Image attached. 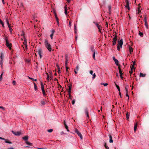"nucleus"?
<instances>
[{
  "mask_svg": "<svg viewBox=\"0 0 149 149\" xmlns=\"http://www.w3.org/2000/svg\"><path fill=\"white\" fill-rule=\"evenodd\" d=\"M5 40L6 41V45L7 47L9 48V49L10 50L11 49V46H12V44L11 43H9V42L8 38H7V37L6 36H5Z\"/></svg>",
  "mask_w": 149,
  "mask_h": 149,
  "instance_id": "f257e3e1",
  "label": "nucleus"
},
{
  "mask_svg": "<svg viewBox=\"0 0 149 149\" xmlns=\"http://www.w3.org/2000/svg\"><path fill=\"white\" fill-rule=\"evenodd\" d=\"M45 43L46 48H47L49 51L50 52L52 50L51 46L50 44L48 43L47 40H45Z\"/></svg>",
  "mask_w": 149,
  "mask_h": 149,
  "instance_id": "f03ea898",
  "label": "nucleus"
},
{
  "mask_svg": "<svg viewBox=\"0 0 149 149\" xmlns=\"http://www.w3.org/2000/svg\"><path fill=\"white\" fill-rule=\"evenodd\" d=\"M113 36H114V38L113 39V41H112L113 44V45H115L117 40V36L116 34L114 35Z\"/></svg>",
  "mask_w": 149,
  "mask_h": 149,
  "instance_id": "7ed1b4c3",
  "label": "nucleus"
},
{
  "mask_svg": "<svg viewBox=\"0 0 149 149\" xmlns=\"http://www.w3.org/2000/svg\"><path fill=\"white\" fill-rule=\"evenodd\" d=\"M75 132L77 134L81 139H83V137L81 133L79 132L77 129H75Z\"/></svg>",
  "mask_w": 149,
  "mask_h": 149,
  "instance_id": "20e7f679",
  "label": "nucleus"
},
{
  "mask_svg": "<svg viewBox=\"0 0 149 149\" xmlns=\"http://www.w3.org/2000/svg\"><path fill=\"white\" fill-rule=\"evenodd\" d=\"M41 85L42 90V92L43 95L44 96H45L46 95V93L45 92V91L44 88V86L42 82H41Z\"/></svg>",
  "mask_w": 149,
  "mask_h": 149,
  "instance_id": "39448f33",
  "label": "nucleus"
},
{
  "mask_svg": "<svg viewBox=\"0 0 149 149\" xmlns=\"http://www.w3.org/2000/svg\"><path fill=\"white\" fill-rule=\"evenodd\" d=\"M118 46L120 47V48H121L123 45V39H121L120 41H118Z\"/></svg>",
  "mask_w": 149,
  "mask_h": 149,
  "instance_id": "423d86ee",
  "label": "nucleus"
},
{
  "mask_svg": "<svg viewBox=\"0 0 149 149\" xmlns=\"http://www.w3.org/2000/svg\"><path fill=\"white\" fill-rule=\"evenodd\" d=\"M11 132L13 134L16 136H19L21 134V132H15L13 130H12Z\"/></svg>",
  "mask_w": 149,
  "mask_h": 149,
  "instance_id": "0eeeda50",
  "label": "nucleus"
},
{
  "mask_svg": "<svg viewBox=\"0 0 149 149\" xmlns=\"http://www.w3.org/2000/svg\"><path fill=\"white\" fill-rule=\"evenodd\" d=\"M95 25L99 29L98 31L101 33V29L102 27L101 26L99 25L98 23H95Z\"/></svg>",
  "mask_w": 149,
  "mask_h": 149,
  "instance_id": "6e6552de",
  "label": "nucleus"
},
{
  "mask_svg": "<svg viewBox=\"0 0 149 149\" xmlns=\"http://www.w3.org/2000/svg\"><path fill=\"white\" fill-rule=\"evenodd\" d=\"M37 52H38V53L40 56V58H41L42 56L41 55V54L42 53V49H38V51Z\"/></svg>",
  "mask_w": 149,
  "mask_h": 149,
  "instance_id": "1a4fd4ad",
  "label": "nucleus"
},
{
  "mask_svg": "<svg viewBox=\"0 0 149 149\" xmlns=\"http://www.w3.org/2000/svg\"><path fill=\"white\" fill-rule=\"evenodd\" d=\"M144 21H145V25L146 26V27L147 28H148V23H147V21L146 17H145Z\"/></svg>",
  "mask_w": 149,
  "mask_h": 149,
  "instance_id": "9d476101",
  "label": "nucleus"
},
{
  "mask_svg": "<svg viewBox=\"0 0 149 149\" xmlns=\"http://www.w3.org/2000/svg\"><path fill=\"white\" fill-rule=\"evenodd\" d=\"M65 66H66L68 65V57L67 56H65Z\"/></svg>",
  "mask_w": 149,
  "mask_h": 149,
  "instance_id": "9b49d317",
  "label": "nucleus"
},
{
  "mask_svg": "<svg viewBox=\"0 0 149 149\" xmlns=\"http://www.w3.org/2000/svg\"><path fill=\"white\" fill-rule=\"evenodd\" d=\"M138 123L137 122L135 123L134 127V132H135L136 131V130L137 127Z\"/></svg>",
  "mask_w": 149,
  "mask_h": 149,
  "instance_id": "f8f14e48",
  "label": "nucleus"
},
{
  "mask_svg": "<svg viewBox=\"0 0 149 149\" xmlns=\"http://www.w3.org/2000/svg\"><path fill=\"white\" fill-rule=\"evenodd\" d=\"M109 142L110 143H112L113 142V140H112V136H111L109 134Z\"/></svg>",
  "mask_w": 149,
  "mask_h": 149,
  "instance_id": "ddd939ff",
  "label": "nucleus"
},
{
  "mask_svg": "<svg viewBox=\"0 0 149 149\" xmlns=\"http://www.w3.org/2000/svg\"><path fill=\"white\" fill-rule=\"evenodd\" d=\"M135 65V61H134L133 63V64L131 68V70H132L133 69H135V68H134V65Z\"/></svg>",
  "mask_w": 149,
  "mask_h": 149,
  "instance_id": "4468645a",
  "label": "nucleus"
},
{
  "mask_svg": "<svg viewBox=\"0 0 149 149\" xmlns=\"http://www.w3.org/2000/svg\"><path fill=\"white\" fill-rule=\"evenodd\" d=\"M125 2L126 3V5L125 6L126 8H127V7H129V2L128 1V0H126Z\"/></svg>",
  "mask_w": 149,
  "mask_h": 149,
  "instance_id": "2eb2a0df",
  "label": "nucleus"
},
{
  "mask_svg": "<svg viewBox=\"0 0 149 149\" xmlns=\"http://www.w3.org/2000/svg\"><path fill=\"white\" fill-rule=\"evenodd\" d=\"M28 138H29V137L28 136H26L24 137H22V139L25 141H27L28 140Z\"/></svg>",
  "mask_w": 149,
  "mask_h": 149,
  "instance_id": "dca6fc26",
  "label": "nucleus"
},
{
  "mask_svg": "<svg viewBox=\"0 0 149 149\" xmlns=\"http://www.w3.org/2000/svg\"><path fill=\"white\" fill-rule=\"evenodd\" d=\"M129 51L130 54H131L132 52H133V49L132 47L130 46H129Z\"/></svg>",
  "mask_w": 149,
  "mask_h": 149,
  "instance_id": "f3484780",
  "label": "nucleus"
},
{
  "mask_svg": "<svg viewBox=\"0 0 149 149\" xmlns=\"http://www.w3.org/2000/svg\"><path fill=\"white\" fill-rule=\"evenodd\" d=\"M55 32V31L54 30H52V33L50 35V36L51 37V38L52 39L53 38V36L54 34V32Z\"/></svg>",
  "mask_w": 149,
  "mask_h": 149,
  "instance_id": "a211bd4d",
  "label": "nucleus"
},
{
  "mask_svg": "<svg viewBox=\"0 0 149 149\" xmlns=\"http://www.w3.org/2000/svg\"><path fill=\"white\" fill-rule=\"evenodd\" d=\"M115 62V64L118 66H120V65L118 64V63H119V62H118V61L117 60V59H116L115 61H114Z\"/></svg>",
  "mask_w": 149,
  "mask_h": 149,
  "instance_id": "6ab92c4d",
  "label": "nucleus"
},
{
  "mask_svg": "<svg viewBox=\"0 0 149 149\" xmlns=\"http://www.w3.org/2000/svg\"><path fill=\"white\" fill-rule=\"evenodd\" d=\"M91 51L93 53H94V52H95V50L94 49L93 46H91Z\"/></svg>",
  "mask_w": 149,
  "mask_h": 149,
  "instance_id": "aec40b11",
  "label": "nucleus"
},
{
  "mask_svg": "<svg viewBox=\"0 0 149 149\" xmlns=\"http://www.w3.org/2000/svg\"><path fill=\"white\" fill-rule=\"evenodd\" d=\"M146 75V74H143L142 73H141L140 74L139 76L140 77H145Z\"/></svg>",
  "mask_w": 149,
  "mask_h": 149,
  "instance_id": "412c9836",
  "label": "nucleus"
},
{
  "mask_svg": "<svg viewBox=\"0 0 149 149\" xmlns=\"http://www.w3.org/2000/svg\"><path fill=\"white\" fill-rule=\"evenodd\" d=\"M5 141V142L6 143H9V144H12V143L10 141L8 140L5 139V140H4Z\"/></svg>",
  "mask_w": 149,
  "mask_h": 149,
  "instance_id": "4be33fe9",
  "label": "nucleus"
},
{
  "mask_svg": "<svg viewBox=\"0 0 149 149\" xmlns=\"http://www.w3.org/2000/svg\"><path fill=\"white\" fill-rule=\"evenodd\" d=\"M65 8V13L66 15H67V8L66 6H65L64 7Z\"/></svg>",
  "mask_w": 149,
  "mask_h": 149,
  "instance_id": "5701e85b",
  "label": "nucleus"
},
{
  "mask_svg": "<svg viewBox=\"0 0 149 149\" xmlns=\"http://www.w3.org/2000/svg\"><path fill=\"white\" fill-rule=\"evenodd\" d=\"M3 56L2 53H1V55L0 56V60H3Z\"/></svg>",
  "mask_w": 149,
  "mask_h": 149,
  "instance_id": "b1692460",
  "label": "nucleus"
},
{
  "mask_svg": "<svg viewBox=\"0 0 149 149\" xmlns=\"http://www.w3.org/2000/svg\"><path fill=\"white\" fill-rule=\"evenodd\" d=\"M33 83L34 84L35 90V91H37V86L35 83L34 82Z\"/></svg>",
  "mask_w": 149,
  "mask_h": 149,
  "instance_id": "393cba45",
  "label": "nucleus"
},
{
  "mask_svg": "<svg viewBox=\"0 0 149 149\" xmlns=\"http://www.w3.org/2000/svg\"><path fill=\"white\" fill-rule=\"evenodd\" d=\"M114 83L115 84V85H116V87H117V88L118 89V91H120V88L119 86L118 85H117L116 84V83L115 82H114Z\"/></svg>",
  "mask_w": 149,
  "mask_h": 149,
  "instance_id": "a878e982",
  "label": "nucleus"
},
{
  "mask_svg": "<svg viewBox=\"0 0 149 149\" xmlns=\"http://www.w3.org/2000/svg\"><path fill=\"white\" fill-rule=\"evenodd\" d=\"M71 88H69V89L68 90V95L70 96V94H71Z\"/></svg>",
  "mask_w": 149,
  "mask_h": 149,
  "instance_id": "bb28decb",
  "label": "nucleus"
},
{
  "mask_svg": "<svg viewBox=\"0 0 149 149\" xmlns=\"http://www.w3.org/2000/svg\"><path fill=\"white\" fill-rule=\"evenodd\" d=\"M74 33H75L76 34L77 33V28H76V26L75 25H74Z\"/></svg>",
  "mask_w": 149,
  "mask_h": 149,
  "instance_id": "cd10ccee",
  "label": "nucleus"
},
{
  "mask_svg": "<svg viewBox=\"0 0 149 149\" xmlns=\"http://www.w3.org/2000/svg\"><path fill=\"white\" fill-rule=\"evenodd\" d=\"M0 24H1L3 27H4L3 22L0 19Z\"/></svg>",
  "mask_w": 149,
  "mask_h": 149,
  "instance_id": "c85d7f7f",
  "label": "nucleus"
},
{
  "mask_svg": "<svg viewBox=\"0 0 149 149\" xmlns=\"http://www.w3.org/2000/svg\"><path fill=\"white\" fill-rule=\"evenodd\" d=\"M3 72L2 73V74H1V75L0 76V81H1L2 79V76L3 75Z\"/></svg>",
  "mask_w": 149,
  "mask_h": 149,
  "instance_id": "c756f323",
  "label": "nucleus"
},
{
  "mask_svg": "<svg viewBox=\"0 0 149 149\" xmlns=\"http://www.w3.org/2000/svg\"><path fill=\"white\" fill-rule=\"evenodd\" d=\"M85 112L86 114H87L88 113V111L87 108H85Z\"/></svg>",
  "mask_w": 149,
  "mask_h": 149,
  "instance_id": "7c9ffc66",
  "label": "nucleus"
},
{
  "mask_svg": "<svg viewBox=\"0 0 149 149\" xmlns=\"http://www.w3.org/2000/svg\"><path fill=\"white\" fill-rule=\"evenodd\" d=\"M26 143L27 144V145H29V146H31L32 145V143H30L28 141H26Z\"/></svg>",
  "mask_w": 149,
  "mask_h": 149,
  "instance_id": "2f4dec72",
  "label": "nucleus"
},
{
  "mask_svg": "<svg viewBox=\"0 0 149 149\" xmlns=\"http://www.w3.org/2000/svg\"><path fill=\"white\" fill-rule=\"evenodd\" d=\"M140 5V4H139L138 5V13H139L141 11V10L140 9V8L141 7H139V6Z\"/></svg>",
  "mask_w": 149,
  "mask_h": 149,
  "instance_id": "473e14b6",
  "label": "nucleus"
},
{
  "mask_svg": "<svg viewBox=\"0 0 149 149\" xmlns=\"http://www.w3.org/2000/svg\"><path fill=\"white\" fill-rule=\"evenodd\" d=\"M139 35L141 37H143V33L141 32H139Z\"/></svg>",
  "mask_w": 149,
  "mask_h": 149,
  "instance_id": "72a5a7b5",
  "label": "nucleus"
},
{
  "mask_svg": "<svg viewBox=\"0 0 149 149\" xmlns=\"http://www.w3.org/2000/svg\"><path fill=\"white\" fill-rule=\"evenodd\" d=\"M29 78L30 79L32 80L33 81H37L36 79H34L33 78L30 77H29Z\"/></svg>",
  "mask_w": 149,
  "mask_h": 149,
  "instance_id": "f704fd0d",
  "label": "nucleus"
},
{
  "mask_svg": "<svg viewBox=\"0 0 149 149\" xmlns=\"http://www.w3.org/2000/svg\"><path fill=\"white\" fill-rule=\"evenodd\" d=\"M108 9H109V13H110V10H111V6L110 5H109L108 6Z\"/></svg>",
  "mask_w": 149,
  "mask_h": 149,
  "instance_id": "c9c22d12",
  "label": "nucleus"
},
{
  "mask_svg": "<svg viewBox=\"0 0 149 149\" xmlns=\"http://www.w3.org/2000/svg\"><path fill=\"white\" fill-rule=\"evenodd\" d=\"M46 74H47V81H48V80H49V77L48 74L47 73H46Z\"/></svg>",
  "mask_w": 149,
  "mask_h": 149,
  "instance_id": "e433bc0d",
  "label": "nucleus"
},
{
  "mask_svg": "<svg viewBox=\"0 0 149 149\" xmlns=\"http://www.w3.org/2000/svg\"><path fill=\"white\" fill-rule=\"evenodd\" d=\"M24 42H23V43L24 44V45H26V39L25 38H24Z\"/></svg>",
  "mask_w": 149,
  "mask_h": 149,
  "instance_id": "4c0bfd02",
  "label": "nucleus"
},
{
  "mask_svg": "<svg viewBox=\"0 0 149 149\" xmlns=\"http://www.w3.org/2000/svg\"><path fill=\"white\" fill-rule=\"evenodd\" d=\"M118 69H119V73H122V71H121V69H120V66H119L118 67Z\"/></svg>",
  "mask_w": 149,
  "mask_h": 149,
  "instance_id": "58836bf2",
  "label": "nucleus"
},
{
  "mask_svg": "<svg viewBox=\"0 0 149 149\" xmlns=\"http://www.w3.org/2000/svg\"><path fill=\"white\" fill-rule=\"evenodd\" d=\"M127 87H128V86H127L125 87V91H126V92L127 93H128V88Z\"/></svg>",
  "mask_w": 149,
  "mask_h": 149,
  "instance_id": "ea45409f",
  "label": "nucleus"
},
{
  "mask_svg": "<svg viewBox=\"0 0 149 149\" xmlns=\"http://www.w3.org/2000/svg\"><path fill=\"white\" fill-rule=\"evenodd\" d=\"M65 125V128L67 130V131H68L69 130L68 129V126L66 124H65V125Z\"/></svg>",
  "mask_w": 149,
  "mask_h": 149,
  "instance_id": "a19ab883",
  "label": "nucleus"
},
{
  "mask_svg": "<svg viewBox=\"0 0 149 149\" xmlns=\"http://www.w3.org/2000/svg\"><path fill=\"white\" fill-rule=\"evenodd\" d=\"M101 84L105 86H106L108 85V84L107 83H101Z\"/></svg>",
  "mask_w": 149,
  "mask_h": 149,
  "instance_id": "79ce46f5",
  "label": "nucleus"
},
{
  "mask_svg": "<svg viewBox=\"0 0 149 149\" xmlns=\"http://www.w3.org/2000/svg\"><path fill=\"white\" fill-rule=\"evenodd\" d=\"M126 118H127V120H128L129 118V116L128 115V113H126Z\"/></svg>",
  "mask_w": 149,
  "mask_h": 149,
  "instance_id": "37998d69",
  "label": "nucleus"
},
{
  "mask_svg": "<svg viewBox=\"0 0 149 149\" xmlns=\"http://www.w3.org/2000/svg\"><path fill=\"white\" fill-rule=\"evenodd\" d=\"M41 104L42 105H44L45 104V102L44 101H41Z\"/></svg>",
  "mask_w": 149,
  "mask_h": 149,
  "instance_id": "c03bdc74",
  "label": "nucleus"
},
{
  "mask_svg": "<svg viewBox=\"0 0 149 149\" xmlns=\"http://www.w3.org/2000/svg\"><path fill=\"white\" fill-rule=\"evenodd\" d=\"M53 131V130L52 129H50L49 130H47L48 132H51Z\"/></svg>",
  "mask_w": 149,
  "mask_h": 149,
  "instance_id": "a18cd8bd",
  "label": "nucleus"
},
{
  "mask_svg": "<svg viewBox=\"0 0 149 149\" xmlns=\"http://www.w3.org/2000/svg\"><path fill=\"white\" fill-rule=\"evenodd\" d=\"M3 60H0V64L1 65H2L3 64Z\"/></svg>",
  "mask_w": 149,
  "mask_h": 149,
  "instance_id": "49530a36",
  "label": "nucleus"
},
{
  "mask_svg": "<svg viewBox=\"0 0 149 149\" xmlns=\"http://www.w3.org/2000/svg\"><path fill=\"white\" fill-rule=\"evenodd\" d=\"M75 70H76L77 71H78L79 70V66L78 65H77L76 68V69H75Z\"/></svg>",
  "mask_w": 149,
  "mask_h": 149,
  "instance_id": "de8ad7c7",
  "label": "nucleus"
},
{
  "mask_svg": "<svg viewBox=\"0 0 149 149\" xmlns=\"http://www.w3.org/2000/svg\"><path fill=\"white\" fill-rule=\"evenodd\" d=\"M95 52H94L93 54V57L94 60H95Z\"/></svg>",
  "mask_w": 149,
  "mask_h": 149,
  "instance_id": "09e8293b",
  "label": "nucleus"
},
{
  "mask_svg": "<svg viewBox=\"0 0 149 149\" xmlns=\"http://www.w3.org/2000/svg\"><path fill=\"white\" fill-rule=\"evenodd\" d=\"M95 77H96L95 74V73H94L93 74V77H92L93 79H94L95 78Z\"/></svg>",
  "mask_w": 149,
  "mask_h": 149,
  "instance_id": "8fccbe9b",
  "label": "nucleus"
},
{
  "mask_svg": "<svg viewBox=\"0 0 149 149\" xmlns=\"http://www.w3.org/2000/svg\"><path fill=\"white\" fill-rule=\"evenodd\" d=\"M12 83L14 85H15L16 84V82L15 81H13V82H12Z\"/></svg>",
  "mask_w": 149,
  "mask_h": 149,
  "instance_id": "3c124183",
  "label": "nucleus"
},
{
  "mask_svg": "<svg viewBox=\"0 0 149 149\" xmlns=\"http://www.w3.org/2000/svg\"><path fill=\"white\" fill-rule=\"evenodd\" d=\"M75 102V101L74 100H72V104H74Z\"/></svg>",
  "mask_w": 149,
  "mask_h": 149,
  "instance_id": "603ef678",
  "label": "nucleus"
},
{
  "mask_svg": "<svg viewBox=\"0 0 149 149\" xmlns=\"http://www.w3.org/2000/svg\"><path fill=\"white\" fill-rule=\"evenodd\" d=\"M65 67H66V71L68 72V69H69V68H68V67L67 66H65Z\"/></svg>",
  "mask_w": 149,
  "mask_h": 149,
  "instance_id": "864d4df0",
  "label": "nucleus"
},
{
  "mask_svg": "<svg viewBox=\"0 0 149 149\" xmlns=\"http://www.w3.org/2000/svg\"><path fill=\"white\" fill-rule=\"evenodd\" d=\"M120 47L119 46H117V50L118 51H119L120 49Z\"/></svg>",
  "mask_w": 149,
  "mask_h": 149,
  "instance_id": "5fc2aeb1",
  "label": "nucleus"
},
{
  "mask_svg": "<svg viewBox=\"0 0 149 149\" xmlns=\"http://www.w3.org/2000/svg\"><path fill=\"white\" fill-rule=\"evenodd\" d=\"M9 28V30H10V32L11 33H12V29H11V27Z\"/></svg>",
  "mask_w": 149,
  "mask_h": 149,
  "instance_id": "6e6d98bb",
  "label": "nucleus"
},
{
  "mask_svg": "<svg viewBox=\"0 0 149 149\" xmlns=\"http://www.w3.org/2000/svg\"><path fill=\"white\" fill-rule=\"evenodd\" d=\"M90 73L92 75L93 74V71L92 70H90Z\"/></svg>",
  "mask_w": 149,
  "mask_h": 149,
  "instance_id": "4d7b16f0",
  "label": "nucleus"
},
{
  "mask_svg": "<svg viewBox=\"0 0 149 149\" xmlns=\"http://www.w3.org/2000/svg\"><path fill=\"white\" fill-rule=\"evenodd\" d=\"M56 21H57V22L58 23V17H56Z\"/></svg>",
  "mask_w": 149,
  "mask_h": 149,
  "instance_id": "13d9d810",
  "label": "nucleus"
},
{
  "mask_svg": "<svg viewBox=\"0 0 149 149\" xmlns=\"http://www.w3.org/2000/svg\"><path fill=\"white\" fill-rule=\"evenodd\" d=\"M0 139H1V140H5V139L2 138V137H0Z\"/></svg>",
  "mask_w": 149,
  "mask_h": 149,
  "instance_id": "bf43d9fd",
  "label": "nucleus"
},
{
  "mask_svg": "<svg viewBox=\"0 0 149 149\" xmlns=\"http://www.w3.org/2000/svg\"><path fill=\"white\" fill-rule=\"evenodd\" d=\"M20 6H23V4L22 3H20Z\"/></svg>",
  "mask_w": 149,
  "mask_h": 149,
  "instance_id": "052dcab7",
  "label": "nucleus"
},
{
  "mask_svg": "<svg viewBox=\"0 0 149 149\" xmlns=\"http://www.w3.org/2000/svg\"><path fill=\"white\" fill-rule=\"evenodd\" d=\"M113 59L114 61H115L116 59L115 58L114 56L113 57Z\"/></svg>",
  "mask_w": 149,
  "mask_h": 149,
  "instance_id": "680f3d73",
  "label": "nucleus"
},
{
  "mask_svg": "<svg viewBox=\"0 0 149 149\" xmlns=\"http://www.w3.org/2000/svg\"><path fill=\"white\" fill-rule=\"evenodd\" d=\"M7 25L9 28L11 27V26L10 25L9 23L7 24Z\"/></svg>",
  "mask_w": 149,
  "mask_h": 149,
  "instance_id": "e2e57ef3",
  "label": "nucleus"
},
{
  "mask_svg": "<svg viewBox=\"0 0 149 149\" xmlns=\"http://www.w3.org/2000/svg\"><path fill=\"white\" fill-rule=\"evenodd\" d=\"M69 88H70L71 89V88H72V84H70L69 85Z\"/></svg>",
  "mask_w": 149,
  "mask_h": 149,
  "instance_id": "0e129e2a",
  "label": "nucleus"
},
{
  "mask_svg": "<svg viewBox=\"0 0 149 149\" xmlns=\"http://www.w3.org/2000/svg\"><path fill=\"white\" fill-rule=\"evenodd\" d=\"M0 109H2L3 110L4 109V108L3 107L1 106L0 107Z\"/></svg>",
  "mask_w": 149,
  "mask_h": 149,
  "instance_id": "69168bd1",
  "label": "nucleus"
},
{
  "mask_svg": "<svg viewBox=\"0 0 149 149\" xmlns=\"http://www.w3.org/2000/svg\"><path fill=\"white\" fill-rule=\"evenodd\" d=\"M6 22L7 24L9 23V22H8V20L7 19H6Z\"/></svg>",
  "mask_w": 149,
  "mask_h": 149,
  "instance_id": "338daca9",
  "label": "nucleus"
},
{
  "mask_svg": "<svg viewBox=\"0 0 149 149\" xmlns=\"http://www.w3.org/2000/svg\"><path fill=\"white\" fill-rule=\"evenodd\" d=\"M58 73L60 72V69L59 68L58 69Z\"/></svg>",
  "mask_w": 149,
  "mask_h": 149,
  "instance_id": "774afa93",
  "label": "nucleus"
}]
</instances>
